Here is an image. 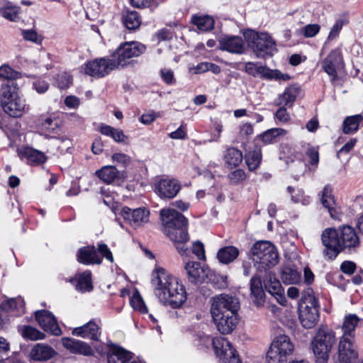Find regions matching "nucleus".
<instances>
[{
    "label": "nucleus",
    "mask_w": 363,
    "mask_h": 363,
    "mask_svg": "<svg viewBox=\"0 0 363 363\" xmlns=\"http://www.w3.org/2000/svg\"><path fill=\"white\" fill-rule=\"evenodd\" d=\"M321 239L325 247L324 256L329 260L335 259L342 251L356 252L361 243L356 230L349 225L325 229L322 233Z\"/></svg>",
    "instance_id": "1"
},
{
    "label": "nucleus",
    "mask_w": 363,
    "mask_h": 363,
    "mask_svg": "<svg viewBox=\"0 0 363 363\" xmlns=\"http://www.w3.org/2000/svg\"><path fill=\"white\" fill-rule=\"evenodd\" d=\"M211 315L217 330L223 335L230 334L240 320V302L235 296L220 294L211 300Z\"/></svg>",
    "instance_id": "2"
},
{
    "label": "nucleus",
    "mask_w": 363,
    "mask_h": 363,
    "mask_svg": "<svg viewBox=\"0 0 363 363\" xmlns=\"http://www.w3.org/2000/svg\"><path fill=\"white\" fill-rule=\"evenodd\" d=\"M152 277V284L161 301L172 308H178L184 304L186 300V292L178 278L162 267L155 268Z\"/></svg>",
    "instance_id": "3"
},
{
    "label": "nucleus",
    "mask_w": 363,
    "mask_h": 363,
    "mask_svg": "<svg viewBox=\"0 0 363 363\" xmlns=\"http://www.w3.org/2000/svg\"><path fill=\"white\" fill-rule=\"evenodd\" d=\"M164 233L171 240L177 243V249L182 255H187L184 244L189 238L187 233V219L174 209L166 208L160 211Z\"/></svg>",
    "instance_id": "4"
},
{
    "label": "nucleus",
    "mask_w": 363,
    "mask_h": 363,
    "mask_svg": "<svg viewBox=\"0 0 363 363\" xmlns=\"http://www.w3.org/2000/svg\"><path fill=\"white\" fill-rule=\"evenodd\" d=\"M250 257L259 272L265 271L276 266L279 260L278 252L269 241H258L250 250Z\"/></svg>",
    "instance_id": "5"
},
{
    "label": "nucleus",
    "mask_w": 363,
    "mask_h": 363,
    "mask_svg": "<svg viewBox=\"0 0 363 363\" xmlns=\"http://www.w3.org/2000/svg\"><path fill=\"white\" fill-rule=\"evenodd\" d=\"M245 39L258 57L272 56L277 52L276 43L267 33H258L248 30L244 33Z\"/></svg>",
    "instance_id": "6"
},
{
    "label": "nucleus",
    "mask_w": 363,
    "mask_h": 363,
    "mask_svg": "<svg viewBox=\"0 0 363 363\" xmlns=\"http://www.w3.org/2000/svg\"><path fill=\"white\" fill-rule=\"evenodd\" d=\"M336 341L335 333L327 327H321L317 331L312 348L317 363H327L330 350Z\"/></svg>",
    "instance_id": "7"
},
{
    "label": "nucleus",
    "mask_w": 363,
    "mask_h": 363,
    "mask_svg": "<svg viewBox=\"0 0 363 363\" xmlns=\"http://www.w3.org/2000/svg\"><path fill=\"white\" fill-rule=\"evenodd\" d=\"M294 346L289 337L281 335L276 337L267 353V363H284L293 354Z\"/></svg>",
    "instance_id": "8"
},
{
    "label": "nucleus",
    "mask_w": 363,
    "mask_h": 363,
    "mask_svg": "<svg viewBox=\"0 0 363 363\" xmlns=\"http://www.w3.org/2000/svg\"><path fill=\"white\" fill-rule=\"evenodd\" d=\"M145 50V46L138 42H126L113 52V58L116 67H123L128 63V60L132 57H136L143 54Z\"/></svg>",
    "instance_id": "9"
},
{
    "label": "nucleus",
    "mask_w": 363,
    "mask_h": 363,
    "mask_svg": "<svg viewBox=\"0 0 363 363\" xmlns=\"http://www.w3.org/2000/svg\"><path fill=\"white\" fill-rule=\"evenodd\" d=\"M207 339L212 343L220 363H241L237 351L226 338L218 337L211 339L207 337Z\"/></svg>",
    "instance_id": "10"
},
{
    "label": "nucleus",
    "mask_w": 363,
    "mask_h": 363,
    "mask_svg": "<svg viewBox=\"0 0 363 363\" xmlns=\"http://www.w3.org/2000/svg\"><path fill=\"white\" fill-rule=\"evenodd\" d=\"M84 74L95 78H101L117 69L113 58H99L86 62L82 67Z\"/></svg>",
    "instance_id": "11"
},
{
    "label": "nucleus",
    "mask_w": 363,
    "mask_h": 363,
    "mask_svg": "<svg viewBox=\"0 0 363 363\" xmlns=\"http://www.w3.org/2000/svg\"><path fill=\"white\" fill-rule=\"evenodd\" d=\"M321 66L323 69L330 77L332 82L337 80V72L340 71L344 66L340 50L336 48L331 50L322 61Z\"/></svg>",
    "instance_id": "12"
},
{
    "label": "nucleus",
    "mask_w": 363,
    "mask_h": 363,
    "mask_svg": "<svg viewBox=\"0 0 363 363\" xmlns=\"http://www.w3.org/2000/svg\"><path fill=\"white\" fill-rule=\"evenodd\" d=\"M357 358L355 338L341 337L338 344V361L336 363H355Z\"/></svg>",
    "instance_id": "13"
},
{
    "label": "nucleus",
    "mask_w": 363,
    "mask_h": 363,
    "mask_svg": "<svg viewBox=\"0 0 363 363\" xmlns=\"http://www.w3.org/2000/svg\"><path fill=\"white\" fill-rule=\"evenodd\" d=\"M121 216L134 228H139L149 221L150 211L146 208L131 209L124 206L121 210Z\"/></svg>",
    "instance_id": "14"
},
{
    "label": "nucleus",
    "mask_w": 363,
    "mask_h": 363,
    "mask_svg": "<svg viewBox=\"0 0 363 363\" xmlns=\"http://www.w3.org/2000/svg\"><path fill=\"white\" fill-rule=\"evenodd\" d=\"M155 191L161 198L172 199L181 189V184L175 179H161L155 183Z\"/></svg>",
    "instance_id": "15"
},
{
    "label": "nucleus",
    "mask_w": 363,
    "mask_h": 363,
    "mask_svg": "<svg viewBox=\"0 0 363 363\" xmlns=\"http://www.w3.org/2000/svg\"><path fill=\"white\" fill-rule=\"evenodd\" d=\"M35 319L45 331L56 336L62 334L55 317L50 312L45 310L38 311L35 312Z\"/></svg>",
    "instance_id": "16"
},
{
    "label": "nucleus",
    "mask_w": 363,
    "mask_h": 363,
    "mask_svg": "<svg viewBox=\"0 0 363 363\" xmlns=\"http://www.w3.org/2000/svg\"><path fill=\"white\" fill-rule=\"evenodd\" d=\"M299 318L304 328L314 327L319 318V305H300Z\"/></svg>",
    "instance_id": "17"
},
{
    "label": "nucleus",
    "mask_w": 363,
    "mask_h": 363,
    "mask_svg": "<svg viewBox=\"0 0 363 363\" xmlns=\"http://www.w3.org/2000/svg\"><path fill=\"white\" fill-rule=\"evenodd\" d=\"M320 202L323 206L328 209L330 216L333 219H339L340 211L335 201L333 195V188L330 185H326L323 191L320 192Z\"/></svg>",
    "instance_id": "18"
},
{
    "label": "nucleus",
    "mask_w": 363,
    "mask_h": 363,
    "mask_svg": "<svg viewBox=\"0 0 363 363\" xmlns=\"http://www.w3.org/2000/svg\"><path fill=\"white\" fill-rule=\"evenodd\" d=\"M62 345L72 354L91 356L94 350L91 346L83 341L75 340L71 337L62 338Z\"/></svg>",
    "instance_id": "19"
},
{
    "label": "nucleus",
    "mask_w": 363,
    "mask_h": 363,
    "mask_svg": "<svg viewBox=\"0 0 363 363\" xmlns=\"http://www.w3.org/2000/svg\"><path fill=\"white\" fill-rule=\"evenodd\" d=\"M18 155L21 160H26L27 164L33 166L43 164L47 160L43 152L30 147H23L18 151Z\"/></svg>",
    "instance_id": "20"
},
{
    "label": "nucleus",
    "mask_w": 363,
    "mask_h": 363,
    "mask_svg": "<svg viewBox=\"0 0 363 363\" xmlns=\"http://www.w3.org/2000/svg\"><path fill=\"white\" fill-rule=\"evenodd\" d=\"M185 270L186 271L189 281L195 284L204 281L207 277L208 268L202 266L198 262H189L185 264Z\"/></svg>",
    "instance_id": "21"
},
{
    "label": "nucleus",
    "mask_w": 363,
    "mask_h": 363,
    "mask_svg": "<svg viewBox=\"0 0 363 363\" xmlns=\"http://www.w3.org/2000/svg\"><path fill=\"white\" fill-rule=\"evenodd\" d=\"M77 261L82 264H100L102 258L99 255L94 246H86L80 248L77 252Z\"/></svg>",
    "instance_id": "22"
},
{
    "label": "nucleus",
    "mask_w": 363,
    "mask_h": 363,
    "mask_svg": "<svg viewBox=\"0 0 363 363\" xmlns=\"http://www.w3.org/2000/svg\"><path fill=\"white\" fill-rule=\"evenodd\" d=\"M133 357V354L122 347L111 345L108 352V363H128Z\"/></svg>",
    "instance_id": "23"
},
{
    "label": "nucleus",
    "mask_w": 363,
    "mask_h": 363,
    "mask_svg": "<svg viewBox=\"0 0 363 363\" xmlns=\"http://www.w3.org/2000/svg\"><path fill=\"white\" fill-rule=\"evenodd\" d=\"M72 334L82 338L99 340L101 332L100 328L94 322L89 321L82 326L74 328Z\"/></svg>",
    "instance_id": "24"
},
{
    "label": "nucleus",
    "mask_w": 363,
    "mask_h": 363,
    "mask_svg": "<svg viewBox=\"0 0 363 363\" xmlns=\"http://www.w3.org/2000/svg\"><path fill=\"white\" fill-rule=\"evenodd\" d=\"M220 49L232 53L240 54L245 50L244 42L241 37L230 36L219 40Z\"/></svg>",
    "instance_id": "25"
},
{
    "label": "nucleus",
    "mask_w": 363,
    "mask_h": 363,
    "mask_svg": "<svg viewBox=\"0 0 363 363\" xmlns=\"http://www.w3.org/2000/svg\"><path fill=\"white\" fill-rule=\"evenodd\" d=\"M2 108L7 115L13 118L21 116L24 111L28 109L25 100L20 96L2 105Z\"/></svg>",
    "instance_id": "26"
},
{
    "label": "nucleus",
    "mask_w": 363,
    "mask_h": 363,
    "mask_svg": "<svg viewBox=\"0 0 363 363\" xmlns=\"http://www.w3.org/2000/svg\"><path fill=\"white\" fill-rule=\"evenodd\" d=\"M57 354L55 350L50 346L38 343L30 352V357L37 361H47Z\"/></svg>",
    "instance_id": "27"
},
{
    "label": "nucleus",
    "mask_w": 363,
    "mask_h": 363,
    "mask_svg": "<svg viewBox=\"0 0 363 363\" xmlns=\"http://www.w3.org/2000/svg\"><path fill=\"white\" fill-rule=\"evenodd\" d=\"M18 88L14 81H7L0 89V101L1 106L18 97Z\"/></svg>",
    "instance_id": "28"
},
{
    "label": "nucleus",
    "mask_w": 363,
    "mask_h": 363,
    "mask_svg": "<svg viewBox=\"0 0 363 363\" xmlns=\"http://www.w3.org/2000/svg\"><path fill=\"white\" fill-rule=\"evenodd\" d=\"M250 291L254 303L257 306H262L264 303L265 294L259 277L253 276L251 278Z\"/></svg>",
    "instance_id": "29"
},
{
    "label": "nucleus",
    "mask_w": 363,
    "mask_h": 363,
    "mask_svg": "<svg viewBox=\"0 0 363 363\" xmlns=\"http://www.w3.org/2000/svg\"><path fill=\"white\" fill-rule=\"evenodd\" d=\"M242 160V152L235 147L228 148L223 154V161L225 167L228 169L237 167Z\"/></svg>",
    "instance_id": "30"
},
{
    "label": "nucleus",
    "mask_w": 363,
    "mask_h": 363,
    "mask_svg": "<svg viewBox=\"0 0 363 363\" xmlns=\"http://www.w3.org/2000/svg\"><path fill=\"white\" fill-rule=\"evenodd\" d=\"M99 131L104 135L112 138L118 143H125L128 139L123 131L120 128H116L105 123H101L99 127Z\"/></svg>",
    "instance_id": "31"
},
{
    "label": "nucleus",
    "mask_w": 363,
    "mask_h": 363,
    "mask_svg": "<svg viewBox=\"0 0 363 363\" xmlns=\"http://www.w3.org/2000/svg\"><path fill=\"white\" fill-rule=\"evenodd\" d=\"M299 91L300 87L298 85L294 84L288 86L284 93L279 96L278 104L286 107L292 106Z\"/></svg>",
    "instance_id": "32"
},
{
    "label": "nucleus",
    "mask_w": 363,
    "mask_h": 363,
    "mask_svg": "<svg viewBox=\"0 0 363 363\" xmlns=\"http://www.w3.org/2000/svg\"><path fill=\"white\" fill-rule=\"evenodd\" d=\"M96 174L103 182L110 184L119 177L120 172L115 166L107 165L97 170Z\"/></svg>",
    "instance_id": "33"
},
{
    "label": "nucleus",
    "mask_w": 363,
    "mask_h": 363,
    "mask_svg": "<svg viewBox=\"0 0 363 363\" xmlns=\"http://www.w3.org/2000/svg\"><path fill=\"white\" fill-rule=\"evenodd\" d=\"M359 320L358 317L354 314H350L345 316L342 326V331L343 333L342 337L355 338L354 330Z\"/></svg>",
    "instance_id": "34"
},
{
    "label": "nucleus",
    "mask_w": 363,
    "mask_h": 363,
    "mask_svg": "<svg viewBox=\"0 0 363 363\" xmlns=\"http://www.w3.org/2000/svg\"><path fill=\"white\" fill-rule=\"evenodd\" d=\"M239 250L234 246H227L220 248L217 253V258L223 264L233 262L239 255Z\"/></svg>",
    "instance_id": "35"
},
{
    "label": "nucleus",
    "mask_w": 363,
    "mask_h": 363,
    "mask_svg": "<svg viewBox=\"0 0 363 363\" xmlns=\"http://www.w3.org/2000/svg\"><path fill=\"white\" fill-rule=\"evenodd\" d=\"M363 124V116L360 114L347 116L343 121L342 131L345 134H352Z\"/></svg>",
    "instance_id": "36"
},
{
    "label": "nucleus",
    "mask_w": 363,
    "mask_h": 363,
    "mask_svg": "<svg viewBox=\"0 0 363 363\" xmlns=\"http://www.w3.org/2000/svg\"><path fill=\"white\" fill-rule=\"evenodd\" d=\"M281 279L285 284H298L301 281L300 273L295 269L284 267L281 270Z\"/></svg>",
    "instance_id": "37"
},
{
    "label": "nucleus",
    "mask_w": 363,
    "mask_h": 363,
    "mask_svg": "<svg viewBox=\"0 0 363 363\" xmlns=\"http://www.w3.org/2000/svg\"><path fill=\"white\" fill-rule=\"evenodd\" d=\"M191 22L198 30L206 32L212 30L214 27V19L210 16H193Z\"/></svg>",
    "instance_id": "38"
},
{
    "label": "nucleus",
    "mask_w": 363,
    "mask_h": 363,
    "mask_svg": "<svg viewBox=\"0 0 363 363\" xmlns=\"http://www.w3.org/2000/svg\"><path fill=\"white\" fill-rule=\"evenodd\" d=\"M93 289L91 284V273L90 271L86 270L77 277V282L76 284V289L80 292L90 291Z\"/></svg>",
    "instance_id": "39"
},
{
    "label": "nucleus",
    "mask_w": 363,
    "mask_h": 363,
    "mask_svg": "<svg viewBox=\"0 0 363 363\" xmlns=\"http://www.w3.org/2000/svg\"><path fill=\"white\" fill-rule=\"evenodd\" d=\"M265 289L270 294H277L278 291H283V287L279 280L271 272H267V277L264 279Z\"/></svg>",
    "instance_id": "40"
},
{
    "label": "nucleus",
    "mask_w": 363,
    "mask_h": 363,
    "mask_svg": "<svg viewBox=\"0 0 363 363\" xmlns=\"http://www.w3.org/2000/svg\"><path fill=\"white\" fill-rule=\"evenodd\" d=\"M245 159L249 170L255 171L257 169L262 160L260 149L256 147L255 150L249 151L245 155Z\"/></svg>",
    "instance_id": "41"
},
{
    "label": "nucleus",
    "mask_w": 363,
    "mask_h": 363,
    "mask_svg": "<svg viewBox=\"0 0 363 363\" xmlns=\"http://www.w3.org/2000/svg\"><path fill=\"white\" fill-rule=\"evenodd\" d=\"M287 131L283 128H271L263 133L260 135V138L265 144H269L277 140L279 137L284 136Z\"/></svg>",
    "instance_id": "42"
},
{
    "label": "nucleus",
    "mask_w": 363,
    "mask_h": 363,
    "mask_svg": "<svg viewBox=\"0 0 363 363\" xmlns=\"http://www.w3.org/2000/svg\"><path fill=\"white\" fill-rule=\"evenodd\" d=\"M123 23L128 30H135L140 26L141 20L138 12L128 11L123 17Z\"/></svg>",
    "instance_id": "43"
},
{
    "label": "nucleus",
    "mask_w": 363,
    "mask_h": 363,
    "mask_svg": "<svg viewBox=\"0 0 363 363\" xmlns=\"http://www.w3.org/2000/svg\"><path fill=\"white\" fill-rule=\"evenodd\" d=\"M320 30V25L317 23H310L303 26L296 30V34L298 36H303L306 38L315 37Z\"/></svg>",
    "instance_id": "44"
},
{
    "label": "nucleus",
    "mask_w": 363,
    "mask_h": 363,
    "mask_svg": "<svg viewBox=\"0 0 363 363\" xmlns=\"http://www.w3.org/2000/svg\"><path fill=\"white\" fill-rule=\"evenodd\" d=\"M5 310L17 311V314L24 313V301L21 298H11L2 303Z\"/></svg>",
    "instance_id": "45"
},
{
    "label": "nucleus",
    "mask_w": 363,
    "mask_h": 363,
    "mask_svg": "<svg viewBox=\"0 0 363 363\" xmlns=\"http://www.w3.org/2000/svg\"><path fill=\"white\" fill-rule=\"evenodd\" d=\"M21 333L24 338L30 340H43L45 337L44 333L30 326H23Z\"/></svg>",
    "instance_id": "46"
},
{
    "label": "nucleus",
    "mask_w": 363,
    "mask_h": 363,
    "mask_svg": "<svg viewBox=\"0 0 363 363\" xmlns=\"http://www.w3.org/2000/svg\"><path fill=\"white\" fill-rule=\"evenodd\" d=\"M19 11V7L8 5L0 8V16L9 21H16L18 19Z\"/></svg>",
    "instance_id": "47"
},
{
    "label": "nucleus",
    "mask_w": 363,
    "mask_h": 363,
    "mask_svg": "<svg viewBox=\"0 0 363 363\" xmlns=\"http://www.w3.org/2000/svg\"><path fill=\"white\" fill-rule=\"evenodd\" d=\"M245 71L253 77L260 76L264 78L266 67L249 62L245 63Z\"/></svg>",
    "instance_id": "48"
},
{
    "label": "nucleus",
    "mask_w": 363,
    "mask_h": 363,
    "mask_svg": "<svg viewBox=\"0 0 363 363\" xmlns=\"http://www.w3.org/2000/svg\"><path fill=\"white\" fill-rule=\"evenodd\" d=\"M130 305L141 313H147V308L144 301L138 291L135 292L130 298Z\"/></svg>",
    "instance_id": "49"
},
{
    "label": "nucleus",
    "mask_w": 363,
    "mask_h": 363,
    "mask_svg": "<svg viewBox=\"0 0 363 363\" xmlns=\"http://www.w3.org/2000/svg\"><path fill=\"white\" fill-rule=\"evenodd\" d=\"M72 77L67 72H61L55 77V84L61 89H67L72 84Z\"/></svg>",
    "instance_id": "50"
},
{
    "label": "nucleus",
    "mask_w": 363,
    "mask_h": 363,
    "mask_svg": "<svg viewBox=\"0 0 363 363\" xmlns=\"http://www.w3.org/2000/svg\"><path fill=\"white\" fill-rule=\"evenodd\" d=\"M264 78L268 79L288 81L290 79V76L287 74H283L277 69H271L268 67H266Z\"/></svg>",
    "instance_id": "51"
},
{
    "label": "nucleus",
    "mask_w": 363,
    "mask_h": 363,
    "mask_svg": "<svg viewBox=\"0 0 363 363\" xmlns=\"http://www.w3.org/2000/svg\"><path fill=\"white\" fill-rule=\"evenodd\" d=\"M228 178L231 184H239L242 183L247 178L245 171L242 169H237L228 174Z\"/></svg>",
    "instance_id": "52"
},
{
    "label": "nucleus",
    "mask_w": 363,
    "mask_h": 363,
    "mask_svg": "<svg viewBox=\"0 0 363 363\" xmlns=\"http://www.w3.org/2000/svg\"><path fill=\"white\" fill-rule=\"evenodd\" d=\"M314 304H318V299L314 296L313 290L311 288H307L302 293L300 305Z\"/></svg>",
    "instance_id": "53"
},
{
    "label": "nucleus",
    "mask_w": 363,
    "mask_h": 363,
    "mask_svg": "<svg viewBox=\"0 0 363 363\" xmlns=\"http://www.w3.org/2000/svg\"><path fill=\"white\" fill-rule=\"evenodd\" d=\"M111 159L113 162L123 167H128L132 162V159L130 156L121 152L113 154Z\"/></svg>",
    "instance_id": "54"
},
{
    "label": "nucleus",
    "mask_w": 363,
    "mask_h": 363,
    "mask_svg": "<svg viewBox=\"0 0 363 363\" xmlns=\"http://www.w3.org/2000/svg\"><path fill=\"white\" fill-rule=\"evenodd\" d=\"M50 84L49 83L43 78L38 77L36 78L33 82V88L38 93V94H44L49 89Z\"/></svg>",
    "instance_id": "55"
},
{
    "label": "nucleus",
    "mask_w": 363,
    "mask_h": 363,
    "mask_svg": "<svg viewBox=\"0 0 363 363\" xmlns=\"http://www.w3.org/2000/svg\"><path fill=\"white\" fill-rule=\"evenodd\" d=\"M18 72H15L8 65H3L0 67V79H6L8 81L17 77Z\"/></svg>",
    "instance_id": "56"
},
{
    "label": "nucleus",
    "mask_w": 363,
    "mask_h": 363,
    "mask_svg": "<svg viewBox=\"0 0 363 363\" xmlns=\"http://www.w3.org/2000/svg\"><path fill=\"white\" fill-rule=\"evenodd\" d=\"M23 36L26 40L37 44H40L43 40L42 36L38 35L37 32L33 30H23Z\"/></svg>",
    "instance_id": "57"
},
{
    "label": "nucleus",
    "mask_w": 363,
    "mask_h": 363,
    "mask_svg": "<svg viewBox=\"0 0 363 363\" xmlns=\"http://www.w3.org/2000/svg\"><path fill=\"white\" fill-rule=\"evenodd\" d=\"M97 252L100 253L101 255L106 258L108 261L113 263V257L112 252L110 249L108 247L107 245L104 243H99L97 246Z\"/></svg>",
    "instance_id": "58"
},
{
    "label": "nucleus",
    "mask_w": 363,
    "mask_h": 363,
    "mask_svg": "<svg viewBox=\"0 0 363 363\" xmlns=\"http://www.w3.org/2000/svg\"><path fill=\"white\" fill-rule=\"evenodd\" d=\"M160 75L162 80L167 84H173L175 83L174 72L168 68H163L160 70Z\"/></svg>",
    "instance_id": "59"
},
{
    "label": "nucleus",
    "mask_w": 363,
    "mask_h": 363,
    "mask_svg": "<svg viewBox=\"0 0 363 363\" xmlns=\"http://www.w3.org/2000/svg\"><path fill=\"white\" fill-rule=\"evenodd\" d=\"M343 26V21L341 19L337 20L333 25L328 36V40H333L336 38Z\"/></svg>",
    "instance_id": "60"
},
{
    "label": "nucleus",
    "mask_w": 363,
    "mask_h": 363,
    "mask_svg": "<svg viewBox=\"0 0 363 363\" xmlns=\"http://www.w3.org/2000/svg\"><path fill=\"white\" fill-rule=\"evenodd\" d=\"M357 265L352 261H344L340 265V270L345 274L352 275L356 269Z\"/></svg>",
    "instance_id": "61"
},
{
    "label": "nucleus",
    "mask_w": 363,
    "mask_h": 363,
    "mask_svg": "<svg viewBox=\"0 0 363 363\" xmlns=\"http://www.w3.org/2000/svg\"><path fill=\"white\" fill-rule=\"evenodd\" d=\"M274 118L282 123H286L290 120V115L284 107L279 108L274 114Z\"/></svg>",
    "instance_id": "62"
},
{
    "label": "nucleus",
    "mask_w": 363,
    "mask_h": 363,
    "mask_svg": "<svg viewBox=\"0 0 363 363\" xmlns=\"http://www.w3.org/2000/svg\"><path fill=\"white\" fill-rule=\"evenodd\" d=\"M172 139L179 140L184 139L186 137V128L184 125H181L175 131L169 134Z\"/></svg>",
    "instance_id": "63"
},
{
    "label": "nucleus",
    "mask_w": 363,
    "mask_h": 363,
    "mask_svg": "<svg viewBox=\"0 0 363 363\" xmlns=\"http://www.w3.org/2000/svg\"><path fill=\"white\" fill-rule=\"evenodd\" d=\"M193 253L199 259H205V250L203 243L200 242H196L193 244Z\"/></svg>",
    "instance_id": "64"
}]
</instances>
